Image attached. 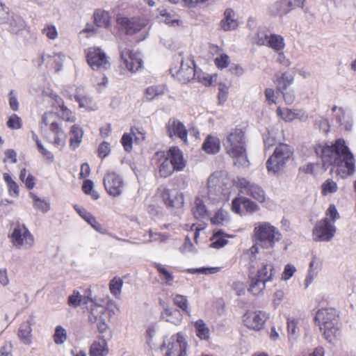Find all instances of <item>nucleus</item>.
Returning a JSON list of instances; mask_svg holds the SVG:
<instances>
[{
    "label": "nucleus",
    "mask_w": 356,
    "mask_h": 356,
    "mask_svg": "<svg viewBox=\"0 0 356 356\" xmlns=\"http://www.w3.org/2000/svg\"><path fill=\"white\" fill-rule=\"evenodd\" d=\"M238 24L235 11L232 8H227L224 12L223 18L220 22V28L225 32L232 31L236 30Z\"/></svg>",
    "instance_id": "18"
},
{
    "label": "nucleus",
    "mask_w": 356,
    "mask_h": 356,
    "mask_svg": "<svg viewBox=\"0 0 356 356\" xmlns=\"http://www.w3.org/2000/svg\"><path fill=\"white\" fill-rule=\"evenodd\" d=\"M109 350L107 342L103 337H99L97 341H93L89 350L90 356H106Z\"/></svg>",
    "instance_id": "26"
},
{
    "label": "nucleus",
    "mask_w": 356,
    "mask_h": 356,
    "mask_svg": "<svg viewBox=\"0 0 356 356\" xmlns=\"http://www.w3.org/2000/svg\"><path fill=\"white\" fill-rule=\"evenodd\" d=\"M234 182L221 171L212 173L207 179V198L213 204L229 199Z\"/></svg>",
    "instance_id": "3"
},
{
    "label": "nucleus",
    "mask_w": 356,
    "mask_h": 356,
    "mask_svg": "<svg viewBox=\"0 0 356 356\" xmlns=\"http://www.w3.org/2000/svg\"><path fill=\"white\" fill-rule=\"evenodd\" d=\"M235 184L241 193L252 197L260 203L264 202L266 193L259 185L243 177H238Z\"/></svg>",
    "instance_id": "12"
},
{
    "label": "nucleus",
    "mask_w": 356,
    "mask_h": 356,
    "mask_svg": "<svg viewBox=\"0 0 356 356\" xmlns=\"http://www.w3.org/2000/svg\"><path fill=\"white\" fill-rule=\"evenodd\" d=\"M315 319L326 340L333 343L340 334L337 310L333 308H322L316 312Z\"/></svg>",
    "instance_id": "4"
},
{
    "label": "nucleus",
    "mask_w": 356,
    "mask_h": 356,
    "mask_svg": "<svg viewBox=\"0 0 356 356\" xmlns=\"http://www.w3.org/2000/svg\"><path fill=\"white\" fill-rule=\"evenodd\" d=\"M276 52L282 51L285 47L284 38L277 34H270V38L266 45Z\"/></svg>",
    "instance_id": "43"
},
{
    "label": "nucleus",
    "mask_w": 356,
    "mask_h": 356,
    "mask_svg": "<svg viewBox=\"0 0 356 356\" xmlns=\"http://www.w3.org/2000/svg\"><path fill=\"white\" fill-rule=\"evenodd\" d=\"M322 262L316 256L313 257L309 264V268L307 275L305 280V287L307 288L314 280L316 277L319 270H321Z\"/></svg>",
    "instance_id": "30"
},
{
    "label": "nucleus",
    "mask_w": 356,
    "mask_h": 356,
    "mask_svg": "<svg viewBox=\"0 0 356 356\" xmlns=\"http://www.w3.org/2000/svg\"><path fill=\"white\" fill-rule=\"evenodd\" d=\"M7 126L12 129H19L22 127V120L16 114H13L7 121Z\"/></svg>",
    "instance_id": "62"
},
{
    "label": "nucleus",
    "mask_w": 356,
    "mask_h": 356,
    "mask_svg": "<svg viewBox=\"0 0 356 356\" xmlns=\"http://www.w3.org/2000/svg\"><path fill=\"white\" fill-rule=\"evenodd\" d=\"M227 237H232L228 234H225L222 231L219 230L213 234L211 238V244L209 246L213 248L220 249L226 245L228 243Z\"/></svg>",
    "instance_id": "41"
},
{
    "label": "nucleus",
    "mask_w": 356,
    "mask_h": 356,
    "mask_svg": "<svg viewBox=\"0 0 356 356\" xmlns=\"http://www.w3.org/2000/svg\"><path fill=\"white\" fill-rule=\"evenodd\" d=\"M154 267L159 273L161 280L167 285L172 286L174 282V275L162 264L156 263Z\"/></svg>",
    "instance_id": "46"
},
{
    "label": "nucleus",
    "mask_w": 356,
    "mask_h": 356,
    "mask_svg": "<svg viewBox=\"0 0 356 356\" xmlns=\"http://www.w3.org/2000/svg\"><path fill=\"white\" fill-rule=\"evenodd\" d=\"M292 10V1L290 0H279L273 3L269 10L271 15L282 17Z\"/></svg>",
    "instance_id": "23"
},
{
    "label": "nucleus",
    "mask_w": 356,
    "mask_h": 356,
    "mask_svg": "<svg viewBox=\"0 0 356 356\" xmlns=\"http://www.w3.org/2000/svg\"><path fill=\"white\" fill-rule=\"evenodd\" d=\"M270 38L265 30H259L255 38V42L259 46H266Z\"/></svg>",
    "instance_id": "58"
},
{
    "label": "nucleus",
    "mask_w": 356,
    "mask_h": 356,
    "mask_svg": "<svg viewBox=\"0 0 356 356\" xmlns=\"http://www.w3.org/2000/svg\"><path fill=\"white\" fill-rule=\"evenodd\" d=\"M29 195L33 200V207L35 209L40 210L43 213H47L49 211L50 202L48 200L41 199L33 193H30Z\"/></svg>",
    "instance_id": "50"
},
{
    "label": "nucleus",
    "mask_w": 356,
    "mask_h": 356,
    "mask_svg": "<svg viewBox=\"0 0 356 356\" xmlns=\"http://www.w3.org/2000/svg\"><path fill=\"white\" fill-rule=\"evenodd\" d=\"M116 23L118 29L125 32L127 35H132L140 33L141 37L138 41L145 40L148 36V20L140 17H128L118 14L116 17Z\"/></svg>",
    "instance_id": "5"
},
{
    "label": "nucleus",
    "mask_w": 356,
    "mask_h": 356,
    "mask_svg": "<svg viewBox=\"0 0 356 356\" xmlns=\"http://www.w3.org/2000/svg\"><path fill=\"white\" fill-rule=\"evenodd\" d=\"M197 72L195 69V63L192 60H182L179 70L177 72V79L185 83L192 80Z\"/></svg>",
    "instance_id": "17"
},
{
    "label": "nucleus",
    "mask_w": 356,
    "mask_h": 356,
    "mask_svg": "<svg viewBox=\"0 0 356 356\" xmlns=\"http://www.w3.org/2000/svg\"><path fill=\"white\" fill-rule=\"evenodd\" d=\"M74 99L79 103L80 108L92 109V99L89 95L82 92V89L77 88L74 95Z\"/></svg>",
    "instance_id": "40"
},
{
    "label": "nucleus",
    "mask_w": 356,
    "mask_h": 356,
    "mask_svg": "<svg viewBox=\"0 0 356 356\" xmlns=\"http://www.w3.org/2000/svg\"><path fill=\"white\" fill-rule=\"evenodd\" d=\"M194 327L197 337L201 340L207 341L210 338L209 327L202 319H198L194 323Z\"/></svg>",
    "instance_id": "42"
},
{
    "label": "nucleus",
    "mask_w": 356,
    "mask_h": 356,
    "mask_svg": "<svg viewBox=\"0 0 356 356\" xmlns=\"http://www.w3.org/2000/svg\"><path fill=\"white\" fill-rule=\"evenodd\" d=\"M168 155L176 171H181L185 168L186 161L184 159L183 153L177 147H171L168 152Z\"/></svg>",
    "instance_id": "22"
},
{
    "label": "nucleus",
    "mask_w": 356,
    "mask_h": 356,
    "mask_svg": "<svg viewBox=\"0 0 356 356\" xmlns=\"http://www.w3.org/2000/svg\"><path fill=\"white\" fill-rule=\"evenodd\" d=\"M165 88L163 85L152 86L146 88L145 98L147 101H152L165 93Z\"/></svg>",
    "instance_id": "45"
},
{
    "label": "nucleus",
    "mask_w": 356,
    "mask_h": 356,
    "mask_svg": "<svg viewBox=\"0 0 356 356\" xmlns=\"http://www.w3.org/2000/svg\"><path fill=\"white\" fill-rule=\"evenodd\" d=\"M83 130L76 124L72 127L70 131V146L72 149H76L81 144L83 138Z\"/></svg>",
    "instance_id": "39"
},
{
    "label": "nucleus",
    "mask_w": 356,
    "mask_h": 356,
    "mask_svg": "<svg viewBox=\"0 0 356 356\" xmlns=\"http://www.w3.org/2000/svg\"><path fill=\"white\" fill-rule=\"evenodd\" d=\"M243 205L247 212L254 213L259 210V206L254 202L245 197H237L232 200V210L233 212L239 214L241 207Z\"/></svg>",
    "instance_id": "19"
},
{
    "label": "nucleus",
    "mask_w": 356,
    "mask_h": 356,
    "mask_svg": "<svg viewBox=\"0 0 356 356\" xmlns=\"http://www.w3.org/2000/svg\"><path fill=\"white\" fill-rule=\"evenodd\" d=\"M120 66L131 72H136L143 67V62L138 52L127 47H120Z\"/></svg>",
    "instance_id": "10"
},
{
    "label": "nucleus",
    "mask_w": 356,
    "mask_h": 356,
    "mask_svg": "<svg viewBox=\"0 0 356 356\" xmlns=\"http://www.w3.org/2000/svg\"><path fill=\"white\" fill-rule=\"evenodd\" d=\"M339 214L334 204H330L325 212V218H327L331 222L334 223L339 218Z\"/></svg>",
    "instance_id": "57"
},
{
    "label": "nucleus",
    "mask_w": 356,
    "mask_h": 356,
    "mask_svg": "<svg viewBox=\"0 0 356 356\" xmlns=\"http://www.w3.org/2000/svg\"><path fill=\"white\" fill-rule=\"evenodd\" d=\"M42 33L50 40H55L58 37L57 29L56 26L52 24L46 25L42 29Z\"/></svg>",
    "instance_id": "61"
},
{
    "label": "nucleus",
    "mask_w": 356,
    "mask_h": 356,
    "mask_svg": "<svg viewBox=\"0 0 356 356\" xmlns=\"http://www.w3.org/2000/svg\"><path fill=\"white\" fill-rule=\"evenodd\" d=\"M220 268L218 267H213V268H190L188 269V272L192 274L195 273H202V274H214L219 271Z\"/></svg>",
    "instance_id": "60"
},
{
    "label": "nucleus",
    "mask_w": 356,
    "mask_h": 356,
    "mask_svg": "<svg viewBox=\"0 0 356 356\" xmlns=\"http://www.w3.org/2000/svg\"><path fill=\"white\" fill-rule=\"evenodd\" d=\"M220 142L218 138L209 135L202 144V149L208 154H216L220 151Z\"/></svg>",
    "instance_id": "37"
},
{
    "label": "nucleus",
    "mask_w": 356,
    "mask_h": 356,
    "mask_svg": "<svg viewBox=\"0 0 356 356\" xmlns=\"http://www.w3.org/2000/svg\"><path fill=\"white\" fill-rule=\"evenodd\" d=\"M336 227L327 218L318 221L313 229V239L317 242H328L334 237Z\"/></svg>",
    "instance_id": "13"
},
{
    "label": "nucleus",
    "mask_w": 356,
    "mask_h": 356,
    "mask_svg": "<svg viewBox=\"0 0 356 356\" xmlns=\"http://www.w3.org/2000/svg\"><path fill=\"white\" fill-rule=\"evenodd\" d=\"M3 179L7 184L9 195L11 197L17 198L19 194V189L18 184L7 173H5L3 175Z\"/></svg>",
    "instance_id": "51"
},
{
    "label": "nucleus",
    "mask_w": 356,
    "mask_h": 356,
    "mask_svg": "<svg viewBox=\"0 0 356 356\" xmlns=\"http://www.w3.org/2000/svg\"><path fill=\"white\" fill-rule=\"evenodd\" d=\"M10 237L13 245L17 249L29 250L34 244V237L24 223H15Z\"/></svg>",
    "instance_id": "8"
},
{
    "label": "nucleus",
    "mask_w": 356,
    "mask_h": 356,
    "mask_svg": "<svg viewBox=\"0 0 356 356\" xmlns=\"http://www.w3.org/2000/svg\"><path fill=\"white\" fill-rule=\"evenodd\" d=\"M162 197L167 206L176 207L184 202L182 195L177 190L164 189Z\"/></svg>",
    "instance_id": "24"
},
{
    "label": "nucleus",
    "mask_w": 356,
    "mask_h": 356,
    "mask_svg": "<svg viewBox=\"0 0 356 356\" xmlns=\"http://www.w3.org/2000/svg\"><path fill=\"white\" fill-rule=\"evenodd\" d=\"M180 251L184 253H196L197 249L195 248L193 243L191 242V238L186 236L184 245L180 248Z\"/></svg>",
    "instance_id": "59"
},
{
    "label": "nucleus",
    "mask_w": 356,
    "mask_h": 356,
    "mask_svg": "<svg viewBox=\"0 0 356 356\" xmlns=\"http://www.w3.org/2000/svg\"><path fill=\"white\" fill-rule=\"evenodd\" d=\"M279 230L270 222H259L254 224L253 239L266 247H273L281 239Z\"/></svg>",
    "instance_id": "6"
},
{
    "label": "nucleus",
    "mask_w": 356,
    "mask_h": 356,
    "mask_svg": "<svg viewBox=\"0 0 356 356\" xmlns=\"http://www.w3.org/2000/svg\"><path fill=\"white\" fill-rule=\"evenodd\" d=\"M277 114L282 120L286 122H291L295 119H302L305 118V113L301 111L291 110L289 108H282L278 107L277 109Z\"/></svg>",
    "instance_id": "31"
},
{
    "label": "nucleus",
    "mask_w": 356,
    "mask_h": 356,
    "mask_svg": "<svg viewBox=\"0 0 356 356\" xmlns=\"http://www.w3.org/2000/svg\"><path fill=\"white\" fill-rule=\"evenodd\" d=\"M166 129L170 138H179L184 144L188 143V131L179 120L170 118L166 124Z\"/></svg>",
    "instance_id": "16"
},
{
    "label": "nucleus",
    "mask_w": 356,
    "mask_h": 356,
    "mask_svg": "<svg viewBox=\"0 0 356 356\" xmlns=\"http://www.w3.org/2000/svg\"><path fill=\"white\" fill-rule=\"evenodd\" d=\"M249 287L248 291L253 295H259L264 291L266 289V284L268 282L257 277L254 275L252 269L250 268V271L248 275Z\"/></svg>",
    "instance_id": "21"
},
{
    "label": "nucleus",
    "mask_w": 356,
    "mask_h": 356,
    "mask_svg": "<svg viewBox=\"0 0 356 356\" xmlns=\"http://www.w3.org/2000/svg\"><path fill=\"white\" fill-rule=\"evenodd\" d=\"M94 22L97 26L108 28L110 26L111 16L108 11L102 9H96L93 13Z\"/></svg>",
    "instance_id": "33"
},
{
    "label": "nucleus",
    "mask_w": 356,
    "mask_h": 356,
    "mask_svg": "<svg viewBox=\"0 0 356 356\" xmlns=\"http://www.w3.org/2000/svg\"><path fill=\"white\" fill-rule=\"evenodd\" d=\"M104 186L110 195L118 197L123 193L125 183L121 175L110 172L104 177Z\"/></svg>",
    "instance_id": "14"
},
{
    "label": "nucleus",
    "mask_w": 356,
    "mask_h": 356,
    "mask_svg": "<svg viewBox=\"0 0 356 356\" xmlns=\"http://www.w3.org/2000/svg\"><path fill=\"white\" fill-rule=\"evenodd\" d=\"M8 97L10 108L14 111H17L19 108V102L17 99V93L13 90H11L9 92Z\"/></svg>",
    "instance_id": "64"
},
{
    "label": "nucleus",
    "mask_w": 356,
    "mask_h": 356,
    "mask_svg": "<svg viewBox=\"0 0 356 356\" xmlns=\"http://www.w3.org/2000/svg\"><path fill=\"white\" fill-rule=\"evenodd\" d=\"M294 81V75L284 72L281 74H276L275 76L274 83L276 88L280 92L286 91L287 88L293 84Z\"/></svg>",
    "instance_id": "27"
},
{
    "label": "nucleus",
    "mask_w": 356,
    "mask_h": 356,
    "mask_svg": "<svg viewBox=\"0 0 356 356\" xmlns=\"http://www.w3.org/2000/svg\"><path fill=\"white\" fill-rule=\"evenodd\" d=\"M123 284L122 279L118 276L114 277L109 282L110 292L116 299H120L121 297Z\"/></svg>",
    "instance_id": "47"
},
{
    "label": "nucleus",
    "mask_w": 356,
    "mask_h": 356,
    "mask_svg": "<svg viewBox=\"0 0 356 356\" xmlns=\"http://www.w3.org/2000/svg\"><path fill=\"white\" fill-rule=\"evenodd\" d=\"M315 152L321 158L325 169L330 165L336 167V172L341 177L346 178L355 172L354 156L343 139H337L332 145H316Z\"/></svg>",
    "instance_id": "1"
},
{
    "label": "nucleus",
    "mask_w": 356,
    "mask_h": 356,
    "mask_svg": "<svg viewBox=\"0 0 356 356\" xmlns=\"http://www.w3.org/2000/svg\"><path fill=\"white\" fill-rule=\"evenodd\" d=\"M87 62L93 70L104 71L108 70L110 62L106 53L99 47H90L86 53Z\"/></svg>",
    "instance_id": "11"
},
{
    "label": "nucleus",
    "mask_w": 356,
    "mask_h": 356,
    "mask_svg": "<svg viewBox=\"0 0 356 356\" xmlns=\"http://www.w3.org/2000/svg\"><path fill=\"white\" fill-rule=\"evenodd\" d=\"M88 297L90 296L89 295H87L86 296H82L80 295L79 292L74 291L73 293L68 298V304L70 306L74 307L79 306L81 303L88 304L89 302Z\"/></svg>",
    "instance_id": "52"
},
{
    "label": "nucleus",
    "mask_w": 356,
    "mask_h": 356,
    "mask_svg": "<svg viewBox=\"0 0 356 356\" xmlns=\"http://www.w3.org/2000/svg\"><path fill=\"white\" fill-rule=\"evenodd\" d=\"M54 341L56 344H63L67 338V331L61 325H57L55 327L54 334L53 335Z\"/></svg>",
    "instance_id": "53"
},
{
    "label": "nucleus",
    "mask_w": 356,
    "mask_h": 356,
    "mask_svg": "<svg viewBox=\"0 0 356 356\" xmlns=\"http://www.w3.org/2000/svg\"><path fill=\"white\" fill-rule=\"evenodd\" d=\"M207 201H210L206 196L197 197L195 200L193 213L197 219H202L208 216V211L205 205Z\"/></svg>",
    "instance_id": "28"
},
{
    "label": "nucleus",
    "mask_w": 356,
    "mask_h": 356,
    "mask_svg": "<svg viewBox=\"0 0 356 356\" xmlns=\"http://www.w3.org/2000/svg\"><path fill=\"white\" fill-rule=\"evenodd\" d=\"M32 328L29 321L22 323L18 330V337L25 345H31L32 343Z\"/></svg>",
    "instance_id": "36"
},
{
    "label": "nucleus",
    "mask_w": 356,
    "mask_h": 356,
    "mask_svg": "<svg viewBox=\"0 0 356 356\" xmlns=\"http://www.w3.org/2000/svg\"><path fill=\"white\" fill-rule=\"evenodd\" d=\"M156 155L161 156L159 166L160 176L165 178L170 176L176 170L170 161L169 158L165 157L163 153H157Z\"/></svg>",
    "instance_id": "34"
},
{
    "label": "nucleus",
    "mask_w": 356,
    "mask_h": 356,
    "mask_svg": "<svg viewBox=\"0 0 356 356\" xmlns=\"http://www.w3.org/2000/svg\"><path fill=\"white\" fill-rule=\"evenodd\" d=\"M228 214L223 210H218L211 218V222L213 225H223L228 222Z\"/></svg>",
    "instance_id": "55"
},
{
    "label": "nucleus",
    "mask_w": 356,
    "mask_h": 356,
    "mask_svg": "<svg viewBox=\"0 0 356 356\" xmlns=\"http://www.w3.org/2000/svg\"><path fill=\"white\" fill-rule=\"evenodd\" d=\"M55 103L57 106L58 115L64 120L67 122H74L76 118L73 113L65 105L63 100L56 96L55 99Z\"/></svg>",
    "instance_id": "35"
},
{
    "label": "nucleus",
    "mask_w": 356,
    "mask_h": 356,
    "mask_svg": "<svg viewBox=\"0 0 356 356\" xmlns=\"http://www.w3.org/2000/svg\"><path fill=\"white\" fill-rule=\"evenodd\" d=\"M257 268L258 270L257 273H254L255 275L266 282H270L273 280L274 276V267L273 264L264 260H260L259 264L257 265Z\"/></svg>",
    "instance_id": "25"
},
{
    "label": "nucleus",
    "mask_w": 356,
    "mask_h": 356,
    "mask_svg": "<svg viewBox=\"0 0 356 356\" xmlns=\"http://www.w3.org/2000/svg\"><path fill=\"white\" fill-rule=\"evenodd\" d=\"M222 144L226 153L233 159L235 165L238 167L249 165L245 132L242 129H232L223 140Z\"/></svg>",
    "instance_id": "2"
},
{
    "label": "nucleus",
    "mask_w": 356,
    "mask_h": 356,
    "mask_svg": "<svg viewBox=\"0 0 356 356\" xmlns=\"http://www.w3.org/2000/svg\"><path fill=\"white\" fill-rule=\"evenodd\" d=\"M65 58V54L63 53L54 54L52 56L48 54H43L41 57L42 63H55V69L56 72L60 70L62 63Z\"/></svg>",
    "instance_id": "44"
},
{
    "label": "nucleus",
    "mask_w": 356,
    "mask_h": 356,
    "mask_svg": "<svg viewBox=\"0 0 356 356\" xmlns=\"http://www.w3.org/2000/svg\"><path fill=\"white\" fill-rule=\"evenodd\" d=\"M268 316L261 311L247 312L243 317L244 325L249 329L259 331L261 330Z\"/></svg>",
    "instance_id": "15"
},
{
    "label": "nucleus",
    "mask_w": 356,
    "mask_h": 356,
    "mask_svg": "<svg viewBox=\"0 0 356 356\" xmlns=\"http://www.w3.org/2000/svg\"><path fill=\"white\" fill-rule=\"evenodd\" d=\"M259 252V248L257 244L253 245L246 252L249 255L250 268L254 269L256 268V254Z\"/></svg>",
    "instance_id": "56"
},
{
    "label": "nucleus",
    "mask_w": 356,
    "mask_h": 356,
    "mask_svg": "<svg viewBox=\"0 0 356 356\" xmlns=\"http://www.w3.org/2000/svg\"><path fill=\"white\" fill-rule=\"evenodd\" d=\"M80 216L83 218L96 231L101 232L102 225L96 220V218L84 209H76Z\"/></svg>",
    "instance_id": "49"
},
{
    "label": "nucleus",
    "mask_w": 356,
    "mask_h": 356,
    "mask_svg": "<svg viewBox=\"0 0 356 356\" xmlns=\"http://www.w3.org/2000/svg\"><path fill=\"white\" fill-rule=\"evenodd\" d=\"M293 154L291 147L285 143H280L274 150L266 161V168L270 173L277 174L282 170Z\"/></svg>",
    "instance_id": "7"
},
{
    "label": "nucleus",
    "mask_w": 356,
    "mask_h": 356,
    "mask_svg": "<svg viewBox=\"0 0 356 356\" xmlns=\"http://www.w3.org/2000/svg\"><path fill=\"white\" fill-rule=\"evenodd\" d=\"M337 183L330 179L325 180L321 185V193L324 196L337 192Z\"/></svg>",
    "instance_id": "54"
},
{
    "label": "nucleus",
    "mask_w": 356,
    "mask_h": 356,
    "mask_svg": "<svg viewBox=\"0 0 356 356\" xmlns=\"http://www.w3.org/2000/svg\"><path fill=\"white\" fill-rule=\"evenodd\" d=\"M188 344L181 332L172 335L164 341L161 349L165 350V356H186Z\"/></svg>",
    "instance_id": "9"
},
{
    "label": "nucleus",
    "mask_w": 356,
    "mask_h": 356,
    "mask_svg": "<svg viewBox=\"0 0 356 356\" xmlns=\"http://www.w3.org/2000/svg\"><path fill=\"white\" fill-rule=\"evenodd\" d=\"M161 318L167 322L178 325L181 323L183 316L179 309L174 308H165L161 312Z\"/></svg>",
    "instance_id": "32"
},
{
    "label": "nucleus",
    "mask_w": 356,
    "mask_h": 356,
    "mask_svg": "<svg viewBox=\"0 0 356 356\" xmlns=\"http://www.w3.org/2000/svg\"><path fill=\"white\" fill-rule=\"evenodd\" d=\"M172 296L173 303L181 309L185 314L190 315L191 309L186 296L180 294H175Z\"/></svg>",
    "instance_id": "48"
},
{
    "label": "nucleus",
    "mask_w": 356,
    "mask_h": 356,
    "mask_svg": "<svg viewBox=\"0 0 356 356\" xmlns=\"http://www.w3.org/2000/svg\"><path fill=\"white\" fill-rule=\"evenodd\" d=\"M160 19L165 24L172 27L180 26L181 22L179 19L178 16L173 12L166 9L160 10Z\"/></svg>",
    "instance_id": "38"
},
{
    "label": "nucleus",
    "mask_w": 356,
    "mask_h": 356,
    "mask_svg": "<svg viewBox=\"0 0 356 356\" xmlns=\"http://www.w3.org/2000/svg\"><path fill=\"white\" fill-rule=\"evenodd\" d=\"M4 24L8 25V31L15 34L24 30L26 26L24 19L19 15L15 13L10 14L8 22H6Z\"/></svg>",
    "instance_id": "29"
},
{
    "label": "nucleus",
    "mask_w": 356,
    "mask_h": 356,
    "mask_svg": "<svg viewBox=\"0 0 356 356\" xmlns=\"http://www.w3.org/2000/svg\"><path fill=\"white\" fill-rule=\"evenodd\" d=\"M88 300L89 302H91L92 305L90 307V312L89 315V321L91 323H95L99 321H102L103 318V315L106 312V309L104 307H102V303L106 302L104 300H99L96 297H88Z\"/></svg>",
    "instance_id": "20"
},
{
    "label": "nucleus",
    "mask_w": 356,
    "mask_h": 356,
    "mask_svg": "<svg viewBox=\"0 0 356 356\" xmlns=\"http://www.w3.org/2000/svg\"><path fill=\"white\" fill-rule=\"evenodd\" d=\"M287 330L289 336H296L299 332V329L298 327V320L295 318H288Z\"/></svg>",
    "instance_id": "63"
}]
</instances>
